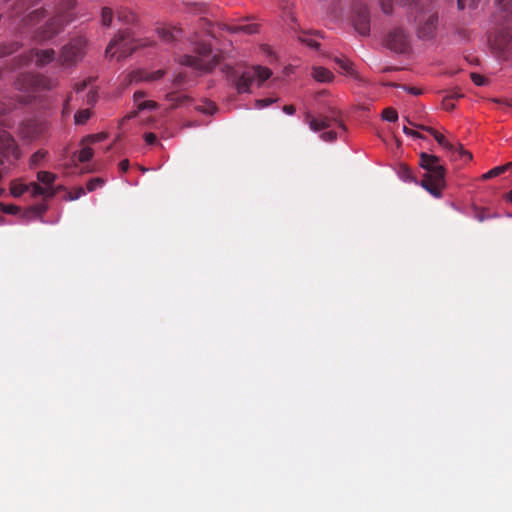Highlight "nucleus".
Segmentation results:
<instances>
[{
	"instance_id": "obj_1",
	"label": "nucleus",
	"mask_w": 512,
	"mask_h": 512,
	"mask_svg": "<svg viewBox=\"0 0 512 512\" xmlns=\"http://www.w3.org/2000/svg\"><path fill=\"white\" fill-rule=\"evenodd\" d=\"M419 165L426 170L420 185L432 196L440 198L446 186V169L440 164V159L435 155L422 152Z\"/></svg>"
},
{
	"instance_id": "obj_2",
	"label": "nucleus",
	"mask_w": 512,
	"mask_h": 512,
	"mask_svg": "<svg viewBox=\"0 0 512 512\" xmlns=\"http://www.w3.org/2000/svg\"><path fill=\"white\" fill-rule=\"evenodd\" d=\"M419 165L426 170L420 185L432 196L440 198L446 186V169L440 164V159L435 155L422 152Z\"/></svg>"
},
{
	"instance_id": "obj_3",
	"label": "nucleus",
	"mask_w": 512,
	"mask_h": 512,
	"mask_svg": "<svg viewBox=\"0 0 512 512\" xmlns=\"http://www.w3.org/2000/svg\"><path fill=\"white\" fill-rule=\"evenodd\" d=\"M408 18L417 23V35L422 40H429L435 36L438 24V13L432 3L415 2L408 7Z\"/></svg>"
},
{
	"instance_id": "obj_4",
	"label": "nucleus",
	"mask_w": 512,
	"mask_h": 512,
	"mask_svg": "<svg viewBox=\"0 0 512 512\" xmlns=\"http://www.w3.org/2000/svg\"><path fill=\"white\" fill-rule=\"evenodd\" d=\"M194 54H185L180 56L179 63L191 67L199 72H211L221 60L218 54H212L211 45L204 41L195 43Z\"/></svg>"
},
{
	"instance_id": "obj_5",
	"label": "nucleus",
	"mask_w": 512,
	"mask_h": 512,
	"mask_svg": "<svg viewBox=\"0 0 512 512\" xmlns=\"http://www.w3.org/2000/svg\"><path fill=\"white\" fill-rule=\"evenodd\" d=\"M57 85L58 81L56 79L33 73H22L18 75L14 82V86L17 90L27 93L41 90H51Z\"/></svg>"
},
{
	"instance_id": "obj_6",
	"label": "nucleus",
	"mask_w": 512,
	"mask_h": 512,
	"mask_svg": "<svg viewBox=\"0 0 512 512\" xmlns=\"http://www.w3.org/2000/svg\"><path fill=\"white\" fill-rule=\"evenodd\" d=\"M138 47L135 39L131 36L129 30L119 31V33L110 41L106 48V55L114 57L118 54V59L125 58Z\"/></svg>"
},
{
	"instance_id": "obj_7",
	"label": "nucleus",
	"mask_w": 512,
	"mask_h": 512,
	"mask_svg": "<svg viewBox=\"0 0 512 512\" xmlns=\"http://www.w3.org/2000/svg\"><path fill=\"white\" fill-rule=\"evenodd\" d=\"M72 20L69 13L58 12L48 19L45 24L35 31L34 38L39 41H47L55 37L63 29L64 25Z\"/></svg>"
},
{
	"instance_id": "obj_8",
	"label": "nucleus",
	"mask_w": 512,
	"mask_h": 512,
	"mask_svg": "<svg viewBox=\"0 0 512 512\" xmlns=\"http://www.w3.org/2000/svg\"><path fill=\"white\" fill-rule=\"evenodd\" d=\"M272 71L267 67L252 66L246 69L236 83V88L239 93H246L250 91V87L257 83L261 85L264 81L269 79Z\"/></svg>"
},
{
	"instance_id": "obj_9",
	"label": "nucleus",
	"mask_w": 512,
	"mask_h": 512,
	"mask_svg": "<svg viewBox=\"0 0 512 512\" xmlns=\"http://www.w3.org/2000/svg\"><path fill=\"white\" fill-rule=\"evenodd\" d=\"M409 124L413 125L414 127L427 131L430 133L437 143L442 146L445 150H447L449 153H451V156L453 159H463L464 161H469L472 159V154L464 149L462 144L460 143H452L448 141L445 136L438 131H436L434 128L420 125V124H414L409 121Z\"/></svg>"
},
{
	"instance_id": "obj_10",
	"label": "nucleus",
	"mask_w": 512,
	"mask_h": 512,
	"mask_svg": "<svg viewBox=\"0 0 512 512\" xmlns=\"http://www.w3.org/2000/svg\"><path fill=\"white\" fill-rule=\"evenodd\" d=\"M351 22L354 29L362 36L370 33V12L362 0H351Z\"/></svg>"
},
{
	"instance_id": "obj_11",
	"label": "nucleus",
	"mask_w": 512,
	"mask_h": 512,
	"mask_svg": "<svg viewBox=\"0 0 512 512\" xmlns=\"http://www.w3.org/2000/svg\"><path fill=\"white\" fill-rule=\"evenodd\" d=\"M385 46L395 53L406 54L411 50V36L402 26L393 27L385 37Z\"/></svg>"
},
{
	"instance_id": "obj_12",
	"label": "nucleus",
	"mask_w": 512,
	"mask_h": 512,
	"mask_svg": "<svg viewBox=\"0 0 512 512\" xmlns=\"http://www.w3.org/2000/svg\"><path fill=\"white\" fill-rule=\"evenodd\" d=\"M85 39L78 37L72 39L67 45L63 46L59 56V64L64 68L76 65L84 56Z\"/></svg>"
},
{
	"instance_id": "obj_13",
	"label": "nucleus",
	"mask_w": 512,
	"mask_h": 512,
	"mask_svg": "<svg viewBox=\"0 0 512 512\" xmlns=\"http://www.w3.org/2000/svg\"><path fill=\"white\" fill-rule=\"evenodd\" d=\"M491 47L506 58L512 57V26L497 28L488 36Z\"/></svg>"
},
{
	"instance_id": "obj_14",
	"label": "nucleus",
	"mask_w": 512,
	"mask_h": 512,
	"mask_svg": "<svg viewBox=\"0 0 512 512\" xmlns=\"http://www.w3.org/2000/svg\"><path fill=\"white\" fill-rule=\"evenodd\" d=\"M306 122L311 130L318 132L325 129H330L337 126L342 131H345V125L340 119V112L336 109H331L328 115H320L319 117H312L310 114L306 115Z\"/></svg>"
},
{
	"instance_id": "obj_15",
	"label": "nucleus",
	"mask_w": 512,
	"mask_h": 512,
	"mask_svg": "<svg viewBox=\"0 0 512 512\" xmlns=\"http://www.w3.org/2000/svg\"><path fill=\"white\" fill-rule=\"evenodd\" d=\"M35 60L38 67H44L55 60V51L53 49H31L28 53L13 59V68L27 65Z\"/></svg>"
},
{
	"instance_id": "obj_16",
	"label": "nucleus",
	"mask_w": 512,
	"mask_h": 512,
	"mask_svg": "<svg viewBox=\"0 0 512 512\" xmlns=\"http://www.w3.org/2000/svg\"><path fill=\"white\" fill-rule=\"evenodd\" d=\"M6 109L0 104V125H3L2 116ZM0 153L5 157H13L14 160L20 158V150L14 140V138L7 133L5 130L0 129Z\"/></svg>"
},
{
	"instance_id": "obj_17",
	"label": "nucleus",
	"mask_w": 512,
	"mask_h": 512,
	"mask_svg": "<svg viewBox=\"0 0 512 512\" xmlns=\"http://www.w3.org/2000/svg\"><path fill=\"white\" fill-rule=\"evenodd\" d=\"M46 130V123L38 119H29L23 121L19 128V135L28 141L39 138Z\"/></svg>"
},
{
	"instance_id": "obj_18",
	"label": "nucleus",
	"mask_w": 512,
	"mask_h": 512,
	"mask_svg": "<svg viewBox=\"0 0 512 512\" xmlns=\"http://www.w3.org/2000/svg\"><path fill=\"white\" fill-rule=\"evenodd\" d=\"M25 192H30L33 196L53 197L56 192L50 191L48 188H43L37 183H30L29 185L21 183H12L11 194L15 197L23 195Z\"/></svg>"
},
{
	"instance_id": "obj_19",
	"label": "nucleus",
	"mask_w": 512,
	"mask_h": 512,
	"mask_svg": "<svg viewBox=\"0 0 512 512\" xmlns=\"http://www.w3.org/2000/svg\"><path fill=\"white\" fill-rule=\"evenodd\" d=\"M182 33V29L176 26H162L157 28L159 38L165 43H172L179 40Z\"/></svg>"
},
{
	"instance_id": "obj_20",
	"label": "nucleus",
	"mask_w": 512,
	"mask_h": 512,
	"mask_svg": "<svg viewBox=\"0 0 512 512\" xmlns=\"http://www.w3.org/2000/svg\"><path fill=\"white\" fill-rule=\"evenodd\" d=\"M164 70H157L154 72H145V71H135L131 73L130 81L131 82H139V81H156L161 79L164 76Z\"/></svg>"
},
{
	"instance_id": "obj_21",
	"label": "nucleus",
	"mask_w": 512,
	"mask_h": 512,
	"mask_svg": "<svg viewBox=\"0 0 512 512\" xmlns=\"http://www.w3.org/2000/svg\"><path fill=\"white\" fill-rule=\"evenodd\" d=\"M46 16V10L43 8H37L30 11L26 16L23 17L22 21L25 26L37 25Z\"/></svg>"
},
{
	"instance_id": "obj_22",
	"label": "nucleus",
	"mask_w": 512,
	"mask_h": 512,
	"mask_svg": "<svg viewBox=\"0 0 512 512\" xmlns=\"http://www.w3.org/2000/svg\"><path fill=\"white\" fill-rule=\"evenodd\" d=\"M39 0H17L13 6L12 16H20L24 12L33 8Z\"/></svg>"
},
{
	"instance_id": "obj_23",
	"label": "nucleus",
	"mask_w": 512,
	"mask_h": 512,
	"mask_svg": "<svg viewBox=\"0 0 512 512\" xmlns=\"http://www.w3.org/2000/svg\"><path fill=\"white\" fill-rule=\"evenodd\" d=\"M224 28L230 33L254 34L258 31L256 24L224 25Z\"/></svg>"
},
{
	"instance_id": "obj_24",
	"label": "nucleus",
	"mask_w": 512,
	"mask_h": 512,
	"mask_svg": "<svg viewBox=\"0 0 512 512\" xmlns=\"http://www.w3.org/2000/svg\"><path fill=\"white\" fill-rule=\"evenodd\" d=\"M497 11L506 19H512V0H494Z\"/></svg>"
},
{
	"instance_id": "obj_25",
	"label": "nucleus",
	"mask_w": 512,
	"mask_h": 512,
	"mask_svg": "<svg viewBox=\"0 0 512 512\" xmlns=\"http://www.w3.org/2000/svg\"><path fill=\"white\" fill-rule=\"evenodd\" d=\"M419 0H397V2L400 4V5H403V6H412V4H414L415 2H418ZM379 2V5L381 7V10L383 11V13L385 14H391L392 13V10H393V0H378Z\"/></svg>"
},
{
	"instance_id": "obj_26",
	"label": "nucleus",
	"mask_w": 512,
	"mask_h": 512,
	"mask_svg": "<svg viewBox=\"0 0 512 512\" xmlns=\"http://www.w3.org/2000/svg\"><path fill=\"white\" fill-rule=\"evenodd\" d=\"M312 76L318 82H331L334 78L333 73L324 67H314Z\"/></svg>"
},
{
	"instance_id": "obj_27",
	"label": "nucleus",
	"mask_w": 512,
	"mask_h": 512,
	"mask_svg": "<svg viewBox=\"0 0 512 512\" xmlns=\"http://www.w3.org/2000/svg\"><path fill=\"white\" fill-rule=\"evenodd\" d=\"M399 177L405 182H414L418 184L416 177L414 176L411 168L406 164H400L398 168Z\"/></svg>"
},
{
	"instance_id": "obj_28",
	"label": "nucleus",
	"mask_w": 512,
	"mask_h": 512,
	"mask_svg": "<svg viewBox=\"0 0 512 512\" xmlns=\"http://www.w3.org/2000/svg\"><path fill=\"white\" fill-rule=\"evenodd\" d=\"M117 18L124 24H131L136 21V15L127 8H121L117 11Z\"/></svg>"
},
{
	"instance_id": "obj_29",
	"label": "nucleus",
	"mask_w": 512,
	"mask_h": 512,
	"mask_svg": "<svg viewBox=\"0 0 512 512\" xmlns=\"http://www.w3.org/2000/svg\"><path fill=\"white\" fill-rule=\"evenodd\" d=\"M511 167H512V162H509V163H507L505 165L494 167L493 169L489 170L487 173L483 174L482 178L484 180H488V179H491L493 177L499 176V175H501L502 173H504L505 171H507Z\"/></svg>"
},
{
	"instance_id": "obj_30",
	"label": "nucleus",
	"mask_w": 512,
	"mask_h": 512,
	"mask_svg": "<svg viewBox=\"0 0 512 512\" xmlns=\"http://www.w3.org/2000/svg\"><path fill=\"white\" fill-rule=\"evenodd\" d=\"M56 176L55 174L48 172V171H39L37 174V179L39 182L46 185L45 188H48L50 191H54L50 185L53 184Z\"/></svg>"
},
{
	"instance_id": "obj_31",
	"label": "nucleus",
	"mask_w": 512,
	"mask_h": 512,
	"mask_svg": "<svg viewBox=\"0 0 512 512\" xmlns=\"http://www.w3.org/2000/svg\"><path fill=\"white\" fill-rule=\"evenodd\" d=\"M19 49V44L17 42H9L0 44V58L9 56L15 53Z\"/></svg>"
},
{
	"instance_id": "obj_32",
	"label": "nucleus",
	"mask_w": 512,
	"mask_h": 512,
	"mask_svg": "<svg viewBox=\"0 0 512 512\" xmlns=\"http://www.w3.org/2000/svg\"><path fill=\"white\" fill-rule=\"evenodd\" d=\"M82 149L79 151L78 160L82 163L89 161L93 157V150L88 146V144H83L81 142Z\"/></svg>"
},
{
	"instance_id": "obj_33",
	"label": "nucleus",
	"mask_w": 512,
	"mask_h": 512,
	"mask_svg": "<svg viewBox=\"0 0 512 512\" xmlns=\"http://www.w3.org/2000/svg\"><path fill=\"white\" fill-rule=\"evenodd\" d=\"M166 99L167 101L171 102L172 108H175L181 105L183 102H185L188 99V97L178 96L176 93L172 92L166 95Z\"/></svg>"
},
{
	"instance_id": "obj_34",
	"label": "nucleus",
	"mask_w": 512,
	"mask_h": 512,
	"mask_svg": "<svg viewBox=\"0 0 512 512\" xmlns=\"http://www.w3.org/2000/svg\"><path fill=\"white\" fill-rule=\"evenodd\" d=\"M481 0H457V6L459 10H464L465 8L469 9H477Z\"/></svg>"
},
{
	"instance_id": "obj_35",
	"label": "nucleus",
	"mask_w": 512,
	"mask_h": 512,
	"mask_svg": "<svg viewBox=\"0 0 512 512\" xmlns=\"http://www.w3.org/2000/svg\"><path fill=\"white\" fill-rule=\"evenodd\" d=\"M91 112L89 109H84L78 111L74 116V121L76 124H84L90 118Z\"/></svg>"
},
{
	"instance_id": "obj_36",
	"label": "nucleus",
	"mask_w": 512,
	"mask_h": 512,
	"mask_svg": "<svg viewBox=\"0 0 512 512\" xmlns=\"http://www.w3.org/2000/svg\"><path fill=\"white\" fill-rule=\"evenodd\" d=\"M106 138H107V134L102 132V133L86 136L85 138L82 139V143L83 144L96 143V142L103 141Z\"/></svg>"
},
{
	"instance_id": "obj_37",
	"label": "nucleus",
	"mask_w": 512,
	"mask_h": 512,
	"mask_svg": "<svg viewBox=\"0 0 512 512\" xmlns=\"http://www.w3.org/2000/svg\"><path fill=\"white\" fill-rule=\"evenodd\" d=\"M382 117L386 121L395 122L398 120V113L395 109L388 107L383 110Z\"/></svg>"
},
{
	"instance_id": "obj_38",
	"label": "nucleus",
	"mask_w": 512,
	"mask_h": 512,
	"mask_svg": "<svg viewBox=\"0 0 512 512\" xmlns=\"http://www.w3.org/2000/svg\"><path fill=\"white\" fill-rule=\"evenodd\" d=\"M112 17H113L112 10L108 7H104L102 9V15H101L102 25L107 26V27L110 26V24L112 22Z\"/></svg>"
},
{
	"instance_id": "obj_39",
	"label": "nucleus",
	"mask_w": 512,
	"mask_h": 512,
	"mask_svg": "<svg viewBox=\"0 0 512 512\" xmlns=\"http://www.w3.org/2000/svg\"><path fill=\"white\" fill-rule=\"evenodd\" d=\"M104 184V180L102 178H92L87 182V190L89 192L94 191L97 187H101Z\"/></svg>"
},
{
	"instance_id": "obj_40",
	"label": "nucleus",
	"mask_w": 512,
	"mask_h": 512,
	"mask_svg": "<svg viewBox=\"0 0 512 512\" xmlns=\"http://www.w3.org/2000/svg\"><path fill=\"white\" fill-rule=\"evenodd\" d=\"M45 156H46L45 151L39 150V151L35 152L30 158L31 165L37 166L45 158Z\"/></svg>"
},
{
	"instance_id": "obj_41",
	"label": "nucleus",
	"mask_w": 512,
	"mask_h": 512,
	"mask_svg": "<svg viewBox=\"0 0 512 512\" xmlns=\"http://www.w3.org/2000/svg\"><path fill=\"white\" fill-rule=\"evenodd\" d=\"M336 63L347 73H352V63L347 59L336 58Z\"/></svg>"
},
{
	"instance_id": "obj_42",
	"label": "nucleus",
	"mask_w": 512,
	"mask_h": 512,
	"mask_svg": "<svg viewBox=\"0 0 512 512\" xmlns=\"http://www.w3.org/2000/svg\"><path fill=\"white\" fill-rule=\"evenodd\" d=\"M470 76L473 83L477 86H484L487 83V79L478 73H471Z\"/></svg>"
},
{
	"instance_id": "obj_43",
	"label": "nucleus",
	"mask_w": 512,
	"mask_h": 512,
	"mask_svg": "<svg viewBox=\"0 0 512 512\" xmlns=\"http://www.w3.org/2000/svg\"><path fill=\"white\" fill-rule=\"evenodd\" d=\"M138 110L155 109L157 103L155 101H141L137 104Z\"/></svg>"
},
{
	"instance_id": "obj_44",
	"label": "nucleus",
	"mask_w": 512,
	"mask_h": 512,
	"mask_svg": "<svg viewBox=\"0 0 512 512\" xmlns=\"http://www.w3.org/2000/svg\"><path fill=\"white\" fill-rule=\"evenodd\" d=\"M321 138H322V140H324L326 142H332V141L336 140L337 133L334 130H329V131L323 132L321 134Z\"/></svg>"
},
{
	"instance_id": "obj_45",
	"label": "nucleus",
	"mask_w": 512,
	"mask_h": 512,
	"mask_svg": "<svg viewBox=\"0 0 512 512\" xmlns=\"http://www.w3.org/2000/svg\"><path fill=\"white\" fill-rule=\"evenodd\" d=\"M275 101H276V99H273V98L258 99V100H256V107L259 109L265 108V107L271 105L272 103H274Z\"/></svg>"
},
{
	"instance_id": "obj_46",
	"label": "nucleus",
	"mask_w": 512,
	"mask_h": 512,
	"mask_svg": "<svg viewBox=\"0 0 512 512\" xmlns=\"http://www.w3.org/2000/svg\"><path fill=\"white\" fill-rule=\"evenodd\" d=\"M144 140L149 145H154L157 143V137L154 133L149 132L144 134Z\"/></svg>"
},
{
	"instance_id": "obj_47",
	"label": "nucleus",
	"mask_w": 512,
	"mask_h": 512,
	"mask_svg": "<svg viewBox=\"0 0 512 512\" xmlns=\"http://www.w3.org/2000/svg\"><path fill=\"white\" fill-rule=\"evenodd\" d=\"M85 194V189L82 187H79L75 190L74 193H70L68 199L69 200H76L83 196Z\"/></svg>"
},
{
	"instance_id": "obj_48",
	"label": "nucleus",
	"mask_w": 512,
	"mask_h": 512,
	"mask_svg": "<svg viewBox=\"0 0 512 512\" xmlns=\"http://www.w3.org/2000/svg\"><path fill=\"white\" fill-rule=\"evenodd\" d=\"M403 132L408 136H412L415 138H424L418 131L410 129L406 126L403 127Z\"/></svg>"
},
{
	"instance_id": "obj_49",
	"label": "nucleus",
	"mask_w": 512,
	"mask_h": 512,
	"mask_svg": "<svg viewBox=\"0 0 512 512\" xmlns=\"http://www.w3.org/2000/svg\"><path fill=\"white\" fill-rule=\"evenodd\" d=\"M442 105H443V108L447 111H451L455 108V104L453 103V101L450 100V98H446V97L443 99Z\"/></svg>"
},
{
	"instance_id": "obj_50",
	"label": "nucleus",
	"mask_w": 512,
	"mask_h": 512,
	"mask_svg": "<svg viewBox=\"0 0 512 512\" xmlns=\"http://www.w3.org/2000/svg\"><path fill=\"white\" fill-rule=\"evenodd\" d=\"M89 83H90V79L76 83L74 86V89L76 90V92H81L88 86Z\"/></svg>"
},
{
	"instance_id": "obj_51",
	"label": "nucleus",
	"mask_w": 512,
	"mask_h": 512,
	"mask_svg": "<svg viewBox=\"0 0 512 512\" xmlns=\"http://www.w3.org/2000/svg\"><path fill=\"white\" fill-rule=\"evenodd\" d=\"M403 88L410 94L412 95H415V96H418L421 94V90L416 88V87H407V86H403Z\"/></svg>"
},
{
	"instance_id": "obj_52",
	"label": "nucleus",
	"mask_w": 512,
	"mask_h": 512,
	"mask_svg": "<svg viewBox=\"0 0 512 512\" xmlns=\"http://www.w3.org/2000/svg\"><path fill=\"white\" fill-rule=\"evenodd\" d=\"M129 169V161L127 159H124L122 160L120 163H119V170L121 172H127Z\"/></svg>"
},
{
	"instance_id": "obj_53",
	"label": "nucleus",
	"mask_w": 512,
	"mask_h": 512,
	"mask_svg": "<svg viewBox=\"0 0 512 512\" xmlns=\"http://www.w3.org/2000/svg\"><path fill=\"white\" fill-rule=\"evenodd\" d=\"M185 81V75L184 74H181L179 73L175 78H174V85L175 86H179L181 85L183 82Z\"/></svg>"
},
{
	"instance_id": "obj_54",
	"label": "nucleus",
	"mask_w": 512,
	"mask_h": 512,
	"mask_svg": "<svg viewBox=\"0 0 512 512\" xmlns=\"http://www.w3.org/2000/svg\"><path fill=\"white\" fill-rule=\"evenodd\" d=\"M461 97H463V94L458 91L451 92L446 96V98H450L452 101L460 99Z\"/></svg>"
},
{
	"instance_id": "obj_55",
	"label": "nucleus",
	"mask_w": 512,
	"mask_h": 512,
	"mask_svg": "<svg viewBox=\"0 0 512 512\" xmlns=\"http://www.w3.org/2000/svg\"><path fill=\"white\" fill-rule=\"evenodd\" d=\"M3 211L6 213L14 214L18 211V207L13 206V205L4 206Z\"/></svg>"
},
{
	"instance_id": "obj_56",
	"label": "nucleus",
	"mask_w": 512,
	"mask_h": 512,
	"mask_svg": "<svg viewBox=\"0 0 512 512\" xmlns=\"http://www.w3.org/2000/svg\"><path fill=\"white\" fill-rule=\"evenodd\" d=\"M331 13L335 16V17H339L342 15V8L339 6L337 7L336 4L333 5L332 7V10H331Z\"/></svg>"
},
{
	"instance_id": "obj_57",
	"label": "nucleus",
	"mask_w": 512,
	"mask_h": 512,
	"mask_svg": "<svg viewBox=\"0 0 512 512\" xmlns=\"http://www.w3.org/2000/svg\"><path fill=\"white\" fill-rule=\"evenodd\" d=\"M87 102L90 105H93L96 102V93L95 92L90 91L88 93Z\"/></svg>"
},
{
	"instance_id": "obj_58",
	"label": "nucleus",
	"mask_w": 512,
	"mask_h": 512,
	"mask_svg": "<svg viewBox=\"0 0 512 512\" xmlns=\"http://www.w3.org/2000/svg\"><path fill=\"white\" fill-rule=\"evenodd\" d=\"M295 107L293 105H285L283 107V111L288 114V115H292L295 113Z\"/></svg>"
},
{
	"instance_id": "obj_59",
	"label": "nucleus",
	"mask_w": 512,
	"mask_h": 512,
	"mask_svg": "<svg viewBox=\"0 0 512 512\" xmlns=\"http://www.w3.org/2000/svg\"><path fill=\"white\" fill-rule=\"evenodd\" d=\"M144 97V92L142 91H137L134 93V98H135V101L138 103V101L140 99H142Z\"/></svg>"
},
{
	"instance_id": "obj_60",
	"label": "nucleus",
	"mask_w": 512,
	"mask_h": 512,
	"mask_svg": "<svg viewBox=\"0 0 512 512\" xmlns=\"http://www.w3.org/2000/svg\"><path fill=\"white\" fill-rule=\"evenodd\" d=\"M70 100H71V95H69V96L67 97V99L65 100L64 107H67V106H68V104H69Z\"/></svg>"
},
{
	"instance_id": "obj_61",
	"label": "nucleus",
	"mask_w": 512,
	"mask_h": 512,
	"mask_svg": "<svg viewBox=\"0 0 512 512\" xmlns=\"http://www.w3.org/2000/svg\"><path fill=\"white\" fill-rule=\"evenodd\" d=\"M507 199L512 202V190L507 194Z\"/></svg>"
}]
</instances>
